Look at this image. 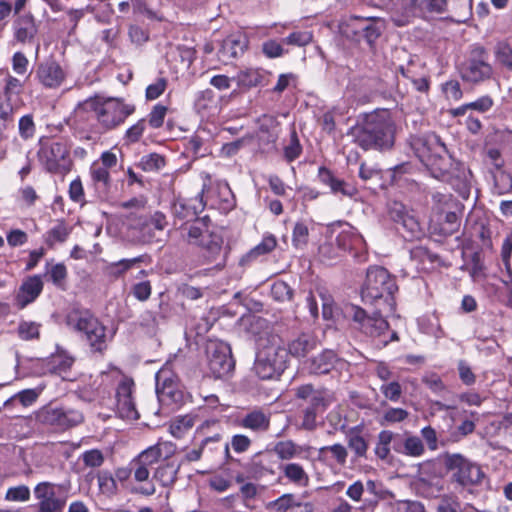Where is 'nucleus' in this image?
Returning a JSON list of instances; mask_svg holds the SVG:
<instances>
[{"mask_svg": "<svg viewBox=\"0 0 512 512\" xmlns=\"http://www.w3.org/2000/svg\"><path fill=\"white\" fill-rule=\"evenodd\" d=\"M349 135L363 150H389L395 142V124L388 111L366 114L362 121L350 129Z\"/></svg>", "mask_w": 512, "mask_h": 512, "instance_id": "nucleus-1", "label": "nucleus"}, {"mask_svg": "<svg viewBox=\"0 0 512 512\" xmlns=\"http://www.w3.org/2000/svg\"><path fill=\"white\" fill-rule=\"evenodd\" d=\"M65 324L79 334L93 354L103 355L108 349L112 336L108 335L107 327L91 310L72 308L65 316Z\"/></svg>", "mask_w": 512, "mask_h": 512, "instance_id": "nucleus-2", "label": "nucleus"}, {"mask_svg": "<svg viewBox=\"0 0 512 512\" xmlns=\"http://www.w3.org/2000/svg\"><path fill=\"white\" fill-rule=\"evenodd\" d=\"M211 224L210 217L205 215L181 227L184 240L200 249L204 264H212L222 255L224 238L211 230Z\"/></svg>", "mask_w": 512, "mask_h": 512, "instance_id": "nucleus-3", "label": "nucleus"}, {"mask_svg": "<svg viewBox=\"0 0 512 512\" xmlns=\"http://www.w3.org/2000/svg\"><path fill=\"white\" fill-rule=\"evenodd\" d=\"M398 291L395 278L381 266L368 268L366 279L361 289V297L365 303H382L385 310L392 311L395 306L394 294Z\"/></svg>", "mask_w": 512, "mask_h": 512, "instance_id": "nucleus-4", "label": "nucleus"}, {"mask_svg": "<svg viewBox=\"0 0 512 512\" xmlns=\"http://www.w3.org/2000/svg\"><path fill=\"white\" fill-rule=\"evenodd\" d=\"M96 118L102 133L113 131L122 126L126 119L136 112V105L121 97H92Z\"/></svg>", "mask_w": 512, "mask_h": 512, "instance_id": "nucleus-5", "label": "nucleus"}, {"mask_svg": "<svg viewBox=\"0 0 512 512\" xmlns=\"http://www.w3.org/2000/svg\"><path fill=\"white\" fill-rule=\"evenodd\" d=\"M461 80L471 85H480L493 78L494 69L489 62L488 50L479 43H474L463 61L457 65Z\"/></svg>", "mask_w": 512, "mask_h": 512, "instance_id": "nucleus-6", "label": "nucleus"}, {"mask_svg": "<svg viewBox=\"0 0 512 512\" xmlns=\"http://www.w3.org/2000/svg\"><path fill=\"white\" fill-rule=\"evenodd\" d=\"M38 159L44 170L55 175H66L72 167L70 147L66 140L48 139L40 144Z\"/></svg>", "mask_w": 512, "mask_h": 512, "instance_id": "nucleus-7", "label": "nucleus"}, {"mask_svg": "<svg viewBox=\"0 0 512 512\" xmlns=\"http://www.w3.org/2000/svg\"><path fill=\"white\" fill-rule=\"evenodd\" d=\"M94 109V103L90 97L80 102L67 120L68 126L80 140H93L103 134Z\"/></svg>", "mask_w": 512, "mask_h": 512, "instance_id": "nucleus-8", "label": "nucleus"}, {"mask_svg": "<svg viewBox=\"0 0 512 512\" xmlns=\"http://www.w3.org/2000/svg\"><path fill=\"white\" fill-rule=\"evenodd\" d=\"M36 420L53 431L64 432L81 424L84 417L78 410L50 403L38 410Z\"/></svg>", "mask_w": 512, "mask_h": 512, "instance_id": "nucleus-9", "label": "nucleus"}, {"mask_svg": "<svg viewBox=\"0 0 512 512\" xmlns=\"http://www.w3.org/2000/svg\"><path fill=\"white\" fill-rule=\"evenodd\" d=\"M382 308L379 307L372 315L360 306L349 304L345 307V316L351 320L354 329L371 338L380 337L388 328V321L381 315Z\"/></svg>", "mask_w": 512, "mask_h": 512, "instance_id": "nucleus-10", "label": "nucleus"}, {"mask_svg": "<svg viewBox=\"0 0 512 512\" xmlns=\"http://www.w3.org/2000/svg\"><path fill=\"white\" fill-rule=\"evenodd\" d=\"M167 225L166 215L161 211H155L150 215H132L130 217V228L137 232V238L141 244L159 242V234Z\"/></svg>", "mask_w": 512, "mask_h": 512, "instance_id": "nucleus-11", "label": "nucleus"}, {"mask_svg": "<svg viewBox=\"0 0 512 512\" xmlns=\"http://www.w3.org/2000/svg\"><path fill=\"white\" fill-rule=\"evenodd\" d=\"M388 215L405 240H418L424 235V231L414 215V211L408 209L401 202H393L389 207Z\"/></svg>", "mask_w": 512, "mask_h": 512, "instance_id": "nucleus-12", "label": "nucleus"}, {"mask_svg": "<svg viewBox=\"0 0 512 512\" xmlns=\"http://www.w3.org/2000/svg\"><path fill=\"white\" fill-rule=\"evenodd\" d=\"M207 366L210 374L215 379L223 378L234 369L230 347L218 341H209L206 346Z\"/></svg>", "mask_w": 512, "mask_h": 512, "instance_id": "nucleus-13", "label": "nucleus"}, {"mask_svg": "<svg viewBox=\"0 0 512 512\" xmlns=\"http://www.w3.org/2000/svg\"><path fill=\"white\" fill-rule=\"evenodd\" d=\"M444 463L448 470L453 471V479L462 486L479 484L484 477L480 466L461 454H448Z\"/></svg>", "mask_w": 512, "mask_h": 512, "instance_id": "nucleus-14", "label": "nucleus"}, {"mask_svg": "<svg viewBox=\"0 0 512 512\" xmlns=\"http://www.w3.org/2000/svg\"><path fill=\"white\" fill-rule=\"evenodd\" d=\"M34 496L38 500V512H63L67 502L62 486L47 481L35 486Z\"/></svg>", "mask_w": 512, "mask_h": 512, "instance_id": "nucleus-15", "label": "nucleus"}, {"mask_svg": "<svg viewBox=\"0 0 512 512\" xmlns=\"http://www.w3.org/2000/svg\"><path fill=\"white\" fill-rule=\"evenodd\" d=\"M135 383L132 378L123 376L116 387V410L122 419L138 420L140 414L136 408Z\"/></svg>", "mask_w": 512, "mask_h": 512, "instance_id": "nucleus-16", "label": "nucleus"}, {"mask_svg": "<svg viewBox=\"0 0 512 512\" xmlns=\"http://www.w3.org/2000/svg\"><path fill=\"white\" fill-rule=\"evenodd\" d=\"M67 73L54 58H48L37 64L36 81L46 89H58L66 80Z\"/></svg>", "mask_w": 512, "mask_h": 512, "instance_id": "nucleus-17", "label": "nucleus"}, {"mask_svg": "<svg viewBox=\"0 0 512 512\" xmlns=\"http://www.w3.org/2000/svg\"><path fill=\"white\" fill-rule=\"evenodd\" d=\"M257 353L270 360L273 365L278 366L282 370L286 369L288 352L278 335L270 334L265 338H261Z\"/></svg>", "mask_w": 512, "mask_h": 512, "instance_id": "nucleus-18", "label": "nucleus"}, {"mask_svg": "<svg viewBox=\"0 0 512 512\" xmlns=\"http://www.w3.org/2000/svg\"><path fill=\"white\" fill-rule=\"evenodd\" d=\"M415 155L423 163L435 153L446 152V146L435 133L412 135L409 140Z\"/></svg>", "mask_w": 512, "mask_h": 512, "instance_id": "nucleus-19", "label": "nucleus"}, {"mask_svg": "<svg viewBox=\"0 0 512 512\" xmlns=\"http://www.w3.org/2000/svg\"><path fill=\"white\" fill-rule=\"evenodd\" d=\"M44 288V281L41 274L28 276L21 283L15 297L14 306L18 310H23L28 305L36 301Z\"/></svg>", "mask_w": 512, "mask_h": 512, "instance_id": "nucleus-20", "label": "nucleus"}, {"mask_svg": "<svg viewBox=\"0 0 512 512\" xmlns=\"http://www.w3.org/2000/svg\"><path fill=\"white\" fill-rule=\"evenodd\" d=\"M317 178L322 185L329 187L330 192L335 196L353 198L358 194V189L354 184L338 178L326 166L318 168Z\"/></svg>", "mask_w": 512, "mask_h": 512, "instance_id": "nucleus-21", "label": "nucleus"}, {"mask_svg": "<svg viewBox=\"0 0 512 512\" xmlns=\"http://www.w3.org/2000/svg\"><path fill=\"white\" fill-rule=\"evenodd\" d=\"M155 378L156 392L161 402L176 403L181 400L182 392L178 386V379L171 371L160 370Z\"/></svg>", "mask_w": 512, "mask_h": 512, "instance_id": "nucleus-22", "label": "nucleus"}, {"mask_svg": "<svg viewBox=\"0 0 512 512\" xmlns=\"http://www.w3.org/2000/svg\"><path fill=\"white\" fill-rule=\"evenodd\" d=\"M333 226L341 228L335 239L339 249L353 253L355 256L364 249L365 240L355 227L340 221Z\"/></svg>", "mask_w": 512, "mask_h": 512, "instance_id": "nucleus-23", "label": "nucleus"}, {"mask_svg": "<svg viewBox=\"0 0 512 512\" xmlns=\"http://www.w3.org/2000/svg\"><path fill=\"white\" fill-rule=\"evenodd\" d=\"M13 40L21 45L32 43L38 34V25L31 12L18 15L12 24Z\"/></svg>", "mask_w": 512, "mask_h": 512, "instance_id": "nucleus-24", "label": "nucleus"}, {"mask_svg": "<svg viewBox=\"0 0 512 512\" xmlns=\"http://www.w3.org/2000/svg\"><path fill=\"white\" fill-rule=\"evenodd\" d=\"M24 82L7 73L1 82L0 102L20 109L25 105L23 100Z\"/></svg>", "mask_w": 512, "mask_h": 512, "instance_id": "nucleus-25", "label": "nucleus"}, {"mask_svg": "<svg viewBox=\"0 0 512 512\" xmlns=\"http://www.w3.org/2000/svg\"><path fill=\"white\" fill-rule=\"evenodd\" d=\"M248 48V40L245 36L230 35L226 37L217 52L220 62L227 65L241 57Z\"/></svg>", "mask_w": 512, "mask_h": 512, "instance_id": "nucleus-26", "label": "nucleus"}, {"mask_svg": "<svg viewBox=\"0 0 512 512\" xmlns=\"http://www.w3.org/2000/svg\"><path fill=\"white\" fill-rule=\"evenodd\" d=\"M207 197L211 206L223 213H228L236 207L235 195L227 182L217 183L216 186L208 192Z\"/></svg>", "mask_w": 512, "mask_h": 512, "instance_id": "nucleus-27", "label": "nucleus"}, {"mask_svg": "<svg viewBox=\"0 0 512 512\" xmlns=\"http://www.w3.org/2000/svg\"><path fill=\"white\" fill-rule=\"evenodd\" d=\"M271 413L262 408L248 411L240 420L239 426L256 433L267 432L270 429Z\"/></svg>", "mask_w": 512, "mask_h": 512, "instance_id": "nucleus-28", "label": "nucleus"}, {"mask_svg": "<svg viewBox=\"0 0 512 512\" xmlns=\"http://www.w3.org/2000/svg\"><path fill=\"white\" fill-rule=\"evenodd\" d=\"M277 245L278 241L275 235L266 232L263 234L260 243L251 248L246 254H244L241 257L239 264L241 266H250L260 257L266 256L273 252L276 249Z\"/></svg>", "mask_w": 512, "mask_h": 512, "instance_id": "nucleus-29", "label": "nucleus"}, {"mask_svg": "<svg viewBox=\"0 0 512 512\" xmlns=\"http://www.w3.org/2000/svg\"><path fill=\"white\" fill-rule=\"evenodd\" d=\"M75 363V358L63 349H57L55 353L50 355L45 363L48 373L57 375L66 379V375L70 372Z\"/></svg>", "mask_w": 512, "mask_h": 512, "instance_id": "nucleus-30", "label": "nucleus"}, {"mask_svg": "<svg viewBox=\"0 0 512 512\" xmlns=\"http://www.w3.org/2000/svg\"><path fill=\"white\" fill-rule=\"evenodd\" d=\"M347 458L348 450L340 443L323 446L318 450V461L328 467H344Z\"/></svg>", "mask_w": 512, "mask_h": 512, "instance_id": "nucleus-31", "label": "nucleus"}, {"mask_svg": "<svg viewBox=\"0 0 512 512\" xmlns=\"http://www.w3.org/2000/svg\"><path fill=\"white\" fill-rule=\"evenodd\" d=\"M90 186L99 197H106L112 186L110 170L93 162L89 168Z\"/></svg>", "mask_w": 512, "mask_h": 512, "instance_id": "nucleus-32", "label": "nucleus"}, {"mask_svg": "<svg viewBox=\"0 0 512 512\" xmlns=\"http://www.w3.org/2000/svg\"><path fill=\"white\" fill-rule=\"evenodd\" d=\"M42 280L51 283L59 290H65L68 279V269L63 262L55 263L53 259L47 260L44 266Z\"/></svg>", "mask_w": 512, "mask_h": 512, "instance_id": "nucleus-33", "label": "nucleus"}, {"mask_svg": "<svg viewBox=\"0 0 512 512\" xmlns=\"http://www.w3.org/2000/svg\"><path fill=\"white\" fill-rule=\"evenodd\" d=\"M282 476L290 484L296 487H307L310 477L304 466L298 462H284L279 466Z\"/></svg>", "mask_w": 512, "mask_h": 512, "instance_id": "nucleus-34", "label": "nucleus"}, {"mask_svg": "<svg viewBox=\"0 0 512 512\" xmlns=\"http://www.w3.org/2000/svg\"><path fill=\"white\" fill-rule=\"evenodd\" d=\"M204 204L202 203V199L191 198H178L173 204V212L176 217L180 219H187L186 223H192L191 219L198 217V213L203 210Z\"/></svg>", "mask_w": 512, "mask_h": 512, "instance_id": "nucleus-35", "label": "nucleus"}, {"mask_svg": "<svg viewBox=\"0 0 512 512\" xmlns=\"http://www.w3.org/2000/svg\"><path fill=\"white\" fill-rule=\"evenodd\" d=\"M149 259L147 254L138 255L130 259H121L116 262L108 263L103 268L105 276L113 279H118L126 274L127 271L132 269L135 265L144 263Z\"/></svg>", "mask_w": 512, "mask_h": 512, "instance_id": "nucleus-36", "label": "nucleus"}, {"mask_svg": "<svg viewBox=\"0 0 512 512\" xmlns=\"http://www.w3.org/2000/svg\"><path fill=\"white\" fill-rule=\"evenodd\" d=\"M365 497L357 507L360 512H374L379 505V502L384 498V491L381 488V484L374 480H367L364 484Z\"/></svg>", "mask_w": 512, "mask_h": 512, "instance_id": "nucleus-37", "label": "nucleus"}, {"mask_svg": "<svg viewBox=\"0 0 512 512\" xmlns=\"http://www.w3.org/2000/svg\"><path fill=\"white\" fill-rule=\"evenodd\" d=\"M374 80L367 76H354L347 85V91L362 103L370 102L373 95Z\"/></svg>", "mask_w": 512, "mask_h": 512, "instance_id": "nucleus-38", "label": "nucleus"}, {"mask_svg": "<svg viewBox=\"0 0 512 512\" xmlns=\"http://www.w3.org/2000/svg\"><path fill=\"white\" fill-rule=\"evenodd\" d=\"M423 165L435 179H444L452 166L451 157L446 152L435 153L423 162Z\"/></svg>", "mask_w": 512, "mask_h": 512, "instance_id": "nucleus-39", "label": "nucleus"}, {"mask_svg": "<svg viewBox=\"0 0 512 512\" xmlns=\"http://www.w3.org/2000/svg\"><path fill=\"white\" fill-rule=\"evenodd\" d=\"M340 362V358L333 350H324L311 360L310 372L317 375L328 374Z\"/></svg>", "mask_w": 512, "mask_h": 512, "instance_id": "nucleus-40", "label": "nucleus"}, {"mask_svg": "<svg viewBox=\"0 0 512 512\" xmlns=\"http://www.w3.org/2000/svg\"><path fill=\"white\" fill-rule=\"evenodd\" d=\"M311 447L307 445H298L292 440L279 441L274 446V452L281 461L290 462V460L301 457L303 453H310Z\"/></svg>", "mask_w": 512, "mask_h": 512, "instance_id": "nucleus-41", "label": "nucleus"}, {"mask_svg": "<svg viewBox=\"0 0 512 512\" xmlns=\"http://www.w3.org/2000/svg\"><path fill=\"white\" fill-rule=\"evenodd\" d=\"M393 449L397 453L410 457H420L425 452L423 442L417 436H408L403 442L395 440L393 442Z\"/></svg>", "mask_w": 512, "mask_h": 512, "instance_id": "nucleus-42", "label": "nucleus"}, {"mask_svg": "<svg viewBox=\"0 0 512 512\" xmlns=\"http://www.w3.org/2000/svg\"><path fill=\"white\" fill-rule=\"evenodd\" d=\"M20 109L0 102V140L7 139L14 130L16 114Z\"/></svg>", "mask_w": 512, "mask_h": 512, "instance_id": "nucleus-43", "label": "nucleus"}, {"mask_svg": "<svg viewBox=\"0 0 512 512\" xmlns=\"http://www.w3.org/2000/svg\"><path fill=\"white\" fill-rule=\"evenodd\" d=\"M253 372L261 380H271L280 377L284 370L276 365H273L270 360L265 359L257 353L253 365Z\"/></svg>", "mask_w": 512, "mask_h": 512, "instance_id": "nucleus-44", "label": "nucleus"}, {"mask_svg": "<svg viewBox=\"0 0 512 512\" xmlns=\"http://www.w3.org/2000/svg\"><path fill=\"white\" fill-rule=\"evenodd\" d=\"M181 464H176L173 461H168L160 464L154 474L153 478L157 480L163 487H171L177 480V474Z\"/></svg>", "mask_w": 512, "mask_h": 512, "instance_id": "nucleus-45", "label": "nucleus"}, {"mask_svg": "<svg viewBox=\"0 0 512 512\" xmlns=\"http://www.w3.org/2000/svg\"><path fill=\"white\" fill-rule=\"evenodd\" d=\"M239 87L250 89L261 85L265 79V71L261 68H246L235 77Z\"/></svg>", "mask_w": 512, "mask_h": 512, "instance_id": "nucleus-46", "label": "nucleus"}, {"mask_svg": "<svg viewBox=\"0 0 512 512\" xmlns=\"http://www.w3.org/2000/svg\"><path fill=\"white\" fill-rule=\"evenodd\" d=\"M315 346V338L307 333H302L289 343L287 352L294 357H305Z\"/></svg>", "mask_w": 512, "mask_h": 512, "instance_id": "nucleus-47", "label": "nucleus"}, {"mask_svg": "<svg viewBox=\"0 0 512 512\" xmlns=\"http://www.w3.org/2000/svg\"><path fill=\"white\" fill-rule=\"evenodd\" d=\"M347 443L356 458H367L369 445L368 441L362 435L361 428L354 427L349 431Z\"/></svg>", "mask_w": 512, "mask_h": 512, "instance_id": "nucleus-48", "label": "nucleus"}, {"mask_svg": "<svg viewBox=\"0 0 512 512\" xmlns=\"http://www.w3.org/2000/svg\"><path fill=\"white\" fill-rule=\"evenodd\" d=\"M356 19L361 22L359 29L363 33L365 41L370 48H373L375 42L382 34V27L379 24V21L374 18L364 19L356 17Z\"/></svg>", "mask_w": 512, "mask_h": 512, "instance_id": "nucleus-49", "label": "nucleus"}, {"mask_svg": "<svg viewBox=\"0 0 512 512\" xmlns=\"http://www.w3.org/2000/svg\"><path fill=\"white\" fill-rule=\"evenodd\" d=\"M95 477L100 494L111 498L118 493L117 480L109 470H98Z\"/></svg>", "mask_w": 512, "mask_h": 512, "instance_id": "nucleus-50", "label": "nucleus"}, {"mask_svg": "<svg viewBox=\"0 0 512 512\" xmlns=\"http://www.w3.org/2000/svg\"><path fill=\"white\" fill-rule=\"evenodd\" d=\"M197 416L193 414L175 417L169 426V432L174 438L181 439L195 425Z\"/></svg>", "mask_w": 512, "mask_h": 512, "instance_id": "nucleus-51", "label": "nucleus"}, {"mask_svg": "<svg viewBox=\"0 0 512 512\" xmlns=\"http://www.w3.org/2000/svg\"><path fill=\"white\" fill-rule=\"evenodd\" d=\"M71 229L64 220L57 221V224L49 229L44 235V242L49 248H53L57 243H63L67 240Z\"/></svg>", "mask_w": 512, "mask_h": 512, "instance_id": "nucleus-52", "label": "nucleus"}, {"mask_svg": "<svg viewBox=\"0 0 512 512\" xmlns=\"http://www.w3.org/2000/svg\"><path fill=\"white\" fill-rule=\"evenodd\" d=\"M168 112L169 107L162 102H158L151 107L149 113L144 118L151 129L158 130L164 126Z\"/></svg>", "mask_w": 512, "mask_h": 512, "instance_id": "nucleus-53", "label": "nucleus"}, {"mask_svg": "<svg viewBox=\"0 0 512 512\" xmlns=\"http://www.w3.org/2000/svg\"><path fill=\"white\" fill-rule=\"evenodd\" d=\"M259 134L260 139H262V135L266 134V140L268 143H275L278 138V121L276 117L271 115H262L259 120Z\"/></svg>", "mask_w": 512, "mask_h": 512, "instance_id": "nucleus-54", "label": "nucleus"}, {"mask_svg": "<svg viewBox=\"0 0 512 512\" xmlns=\"http://www.w3.org/2000/svg\"><path fill=\"white\" fill-rule=\"evenodd\" d=\"M42 325L36 321L21 320L17 326L16 334L23 341H34L40 339Z\"/></svg>", "mask_w": 512, "mask_h": 512, "instance_id": "nucleus-55", "label": "nucleus"}, {"mask_svg": "<svg viewBox=\"0 0 512 512\" xmlns=\"http://www.w3.org/2000/svg\"><path fill=\"white\" fill-rule=\"evenodd\" d=\"M494 56L500 66L512 72V47L507 41L496 43Z\"/></svg>", "mask_w": 512, "mask_h": 512, "instance_id": "nucleus-56", "label": "nucleus"}, {"mask_svg": "<svg viewBox=\"0 0 512 512\" xmlns=\"http://www.w3.org/2000/svg\"><path fill=\"white\" fill-rule=\"evenodd\" d=\"M166 165L164 156L158 153H150L141 158L138 167L145 172H158Z\"/></svg>", "mask_w": 512, "mask_h": 512, "instance_id": "nucleus-57", "label": "nucleus"}, {"mask_svg": "<svg viewBox=\"0 0 512 512\" xmlns=\"http://www.w3.org/2000/svg\"><path fill=\"white\" fill-rule=\"evenodd\" d=\"M147 126L145 118L138 119L126 129L123 136L124 142L129 145L138 143L142 139Z\"/></svg>", "mask_w": 512, "mask_h": 512, "instance_id": "nucleus-58", "label": "nucleus"}, {"mask_svg": "<svg viewBox=\"0 0 512 512\" xmlns=\"http://www.w3.org/2000/svg\"><path fill=\"white\" fill-rule=\"evenodd\" d=\"M309 228L304 221H297L292 230V245L296 249H304L309 242Z\"/></svg>", "mask_w": 512, "mask_h": 512, "instance_id": "nucleus-59", "label": "nucleus"}, {"mask_svg": "<svg viewBox=\"0 0 512 512\" xmlns=\"http://www.w3.org/2000/svg\"><path fill=\"white\" fill-rule=\"evenodd\" d=\"M162 456L161 444L158 443L143 450L134 458L137 459L138 462L142 463V465H146L151 468L154 464L160 461Z\"/></svg>", "mask_w": 512, "mask_h": 512, "instance_id": "nucleus-60", "label": "nucleus"}, {"mask_svg": "<svg viewBox=\"0 0 512 512\" xmlns=\"http://www.w3.org/2000/svg\"><path fill=\"white\" fill-rule=\"evenodd\" d=\"M436 512H464V508L456 495L444 494L438 500Z\"/></svg>", "mask_w": 512, "mask_h": 512, "instance_id": "nucleus-61", "label": "nucleus"}, {"mask_svg": "<svg viewBox=\"0 0 512 512\" xmlns=\"http://www.w3.org/2000/svg\"><path fill=\"white\" fill-rule=\"evenodd\" d=\"M19 136L23 140L32 139L36 133V124L33 114H25L18 120Z\"/></svg>", "mask_w": 512, "mask_h": 512, "instance_id": "nucleus-62", "label": "nucleus"}, {"mask_svg": "<svg viewBox=\"0 0 512 512\" xmlns=\"http://www.w3.org/2000/svg\"><path fill=\"white\" fill-rule=\"evenodd\" d=\"M168 87V79L165 77L157 78L153 83L149 84L145 89L146 101H154L164 94Z\"/></svg>", "mask_w": 512, "mask_h": 512, "instance_id": "nucleus-63", "label": "nucleus"}, {"mask_svg": "<svg viewBox=\"0 0 512 512\" xmlns=\"http://www.w3.org/2000/svg\"><path fill=\"white\" fill-rule=\"evenodd\" d=\"M383 7L389 12L405 13L413 10L419 0H381Z\"/></svg>", "mask_w": 512, "mask_h": 512, "instance_id": "nucleus-64", "label": "nucleus"}]
</instances>
